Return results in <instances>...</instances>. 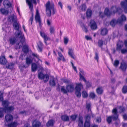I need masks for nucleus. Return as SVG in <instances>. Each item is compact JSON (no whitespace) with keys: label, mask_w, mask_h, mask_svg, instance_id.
<instances>
[{"label":"nucleus","mask_w":127,"mask_h":127,"mask_svg":"<svg viewBox=\"0 0 127 127\" xmlns=\"http://www.w3.org/2000/svg\"><path fill=\"white\" fill-rule=\"evenodd\" d=\"M9 41L10 44L13 45L15 43L17 40L15 38L13 37L10 38L9 39Z\"/></svg>","instance_id":"obj_27"},{"label":"nucleus","mask_w":127,"mask_h":127,"mask_svg":"<svg viewBox=\"0 0 127 127\" xmlns=\"http://www.w3.org/2000/svg\"><path fill=\"white\" fill-rule=\"evenodd\" d=\"M27 3L29 5V8L30 9L31 13L32 12V0H26Z\"/></svg>","instance_id":"obj_29"},{"label":"nucleus","mask_w":127,"mask_h":127,"mask_svg":"<svg viewBox=\"0 0 127 127\" xmlns=\"http://www.w3.org/2000/svg\"><path fill=\"white\" fill-rule=\"evenodd\" d=\"M29 48L28 45H24L23 47L22 51L25 54H27L29 52Z\"/></svg>","instance_id":"obj_13"},{"label":"nucleus","mask_w":127,"mask_h":127,"mask_svg":"<svg viewBox=\"0 0 127 127\" xmlns=\"http://www.w3.org/2000/svg\"><path fill=\"white\" fill-rule=\"evenodd\" d=\"M33 124L32 127H43L41 123L39 121L35 120L33 121Z\"/></svg>","instance_id":"obj_10"},{"label":"nucleus","mask_w":127,"mask_h":127,"mask_svg":"<svg viewBox=\"0 0 127 127\" xmlns=\"http://www.w3.org/2000/svg\"><path fill=\"white\" fill-rule=\"evenodd\" d=\"M5 126H7L8 127H15L17 125V123L16 122H12L8 125H6V123L4 124Z\"/></svg>","instance_id":"obj_23"},{"label":"nucleus","mask_w":127,"mask_h":127,"mask_svg":"<svg viewBox=\"0 0 127 127\" xmlns=\"http://www.w3.org/2000/svg\"><path fill=\"white\" fill-rule=\"evenodd\" d=\"M95 95L93 93H91L89 95L90 97L93 99L95 97Z\"/></svg>","instance_id":"obj_60"},{"label":"nucleus","mask_w":127,"mask_h":127,"mask_svg":"<svg viewBox=\"0 0 127 127\" xmlns=\"http://www.w3.org/2000/svg\"><path fill=\"white\" fill-rule=\"evenodd\" d=\"M77 115H73L71 116L72 120L73 121H75L76 119Z\"/></svg>","instance_id":"obj_62"},{"label":"nucleus","mask_w":127,"mask_h":127,"mask_svg":"<svg viewBox=\"0 0 127 127\" xmlns=\"http://www.w3.org/2000/svg\"><path fill=\"white\" fill-rule=\"evenodd\" d=\"M107 30L106 28H103L101 30V34L102 35H106L107 33Z\"/></svg>","instance_id":"obj_32"},{"label":"nucleus","mask_w":127,"mask_h":127,"mask_svg":"<svg viewBox=\"0 0 127 127\" xmlns=\"http://www.w3.org/2000/svg\"><path fill=\"white\" fill-rule=\"evenodd\" d=\"M117 23V21L115 19H114L111 21L110 24L113 27H114Z\"/></svg>","instance_id":"obj_43"},{"label":"nucleus","mask_w":127,"mask_h":127,"mask_svg":"<svg viewBox=\"0 0 127 127\" xmlns=\"http://www.w3.org/2000/svg\"><path fill=\"white\" fill-rule=\"evenodd\" d=\"M54 121L52 120H49L46 124V126L47 127L52 126L54 124Z\"/></svg>","instance_id":"obj_25"},{"label":"nucleus","mask_w":127,"mask_h":127,"mask_svg":"<svg viewBox=\"0 0 127 127\" xmlns=\"http://www.w3.org/2000/svg\"><path fill=\"white\" fill-rule=\"evenodd\" d=\"M7 63V61L4 56L0 57V64L3 65H5Z\"/></svg>","instance_id":"obj_9"},{"label":"nucleus","mask_w":127,"mask_h":127,"mask_svg":"<svg viewBox=\"0 0 127 127\" xmlns=\"http://www.w3.org/2000/svg\"><path fill=\"white\" fill-rule=\"evenodd\" d=\"M74 89V85L72 83H71L67 85L66 89L64 86H62L61 88V91L64 94H66L67 92H72Z\"/></svg>","instance_id":"obj_2"},{"label":"nucleus","mask_w":127,"mask_h":127,"mask_svg":"<svg viewBox=\"0 0 127 127\" xmlns=\"http://www.w3.org/2000/svg\"><path fill=\"white\" fill-rule=\"evenodd\" d=\"M96 92L99 95L102 94L103 92V90L102 87H98L96 90Z\"/></svg>","instance_id":"obj_24"},{"label":"nucleus","mask_w":127,"mask_h":127,"mask_svg":"<svg viewBox=\"0 0 127 127\" xmlns=\"http://www.w3.org/2000/svg\"><path fill=\"white\" fill-rule=\"evenodd\" d=\"M0 12L3 14L7 15L8 13V11L4 8H1L0 9Z\"/></svg>","instance_id":"obj_35"},{"label":"nucleus","mask_w":127,"mask_h":127,"mask_svg":"<svg viewBox=\"0 0 127 127\" xmlns=\"http://www.w3.org/2000/svg\"><path fill=\"white\" fill-rule=\"evenodd\" d=\"M14 64L12 63H8V65H6V67L8 69H12L14 68Z\"/></svg>","instance_id":"obj_20"},{"label":"nucleus","mask_w":127,"mask_h":127,"mask_svg":"<svg viewBox=\"0 0 127 127\" xmlns=\"http://www.w3.org/2000/svg\"><path fill=\"white\" fill-rule=\"evenodd\" d=\"M3 108H4L5 112H6V111L8 112L11 113L13 111L14 109V106H4V107Z\"/></svg>","instance_id":"obj_8"},{"label":"nucleus","mask_w":127,"mask_h":127,"mask_svg":"<svg viewBox=\"0 0 127 127\" xmlns=\"http://www.w3.org/2000/svg\"><path fill=\"white\" fill-rule=\"evenodd\" d=\"M103 41L102 40H99L98 41V44L99 47H102L103 44Z\"/></svg>","instance_id":"obj_46"},{"label":"nucleus","mask_w":127,"mask_h":127,"mask_svg":"<svg viewBox=\"0 0 127 127\" xmlns=\"http://www.w3.org/2000/svg\"><path fill=\"white\" fill-rule=\"evenodd\" d=\"M82 95L83 97L86 98L88 96L87 93L85 91H83L82 92Z\"/></svg>","instance_id":"obj_54"},{"label":"nucleus","mask_w":127,"mask_h":127,"mask_svg":"<svg viewBox=\"0 0 127 127\" xmlns=\"http://www.w3.org/2000/svg\"><path fill=\"white\" fill-rule=\"evenodd\" d=\"M82 88V85L81 83L77 84L75 88V94L78 97H80L81 96L80 91L81 88Z\"/></svg>","instance_id":"obj_3"},{"label":"nucleus","mask_w":127,"mask_h":127,"mask_svg":"<svg viewBox=\"0 0 127 127\" xmlns=\"http://www.w3.org/2000/svg\"><path fill=\"white\" fill-rule=\"evenodd\" d=\"M119 63V61L118 60H115L113 64L114 65L115 67H117Z\"/></svg>","instance_id":"obj_52"},{"label":"nucleus","mask_w":127,"mask_h":127,"mask_svg":"<svg viewBox=\"0 0 127 127\" xmlns=\"http://www.w3.org/2000/svg\"><path fill=\"white\" fill-rule=\"evenodd\" d=\"M32 57H33L34 58L38 59L39 58V56L37 54L35 53H32Z\"/></svg>","instance_id":"obj_56"},{"label":"nucleus","mask_w":127,"mask_h":127,"mask_svg":"<svg viewBox=\"0 0 127 127\" xmlns=\"http://www.w3.org/2000/svg\"><path fill=\"white\" fill-rule=\"evenodd\" d=\"M122 92L124 94H126L127 92V86L123 87L122 90Z\"/></svg>","instance_id":"obj_48"},{"label":"nucleus","mask_w":127,"mask_h":127,"mask_svg":"<svg viewBox=\"0 0 127 127\" xmlns=\"http://www.w3.org/2000/svg\"><path fill=\"white\" fill-rule=\"evenodd\" d=\"M13 117L10 114H7L5 117V120L6 122H11L13 120Z\"/></svg>","instance_id":"obj_7"},{"label":"nucleus","mask_w":127,"mask_h":127,"mask_svg":"<svg viewBox=\"0 0 127 127\" xmlns=\"http://www.w3.org/2000/svg\"><path fill=\"white\" fill-rule=\"evenodd\" d=\"M45 74H44L42 72H39L38 74V77L39 79H42L44 76Z\"/></svg>","instance_id":"obj_40"},{"label":"nucleus","mask_w":127,"mask_h":127,"mask_svg":"<svg viewBox=\"0 0 127 127\" xmlns=\"http://www.w3.org/2000/svg\"><path fill=\"white\" fill-rule=\"evenodd\" d=\"M104 13L108 17H110L111 14L112 13L111 12H110L109 11V9L107 8H106L105 9Z\"/></svg>","instance_id":"obj_26"},{"label":"nucleus","mask_w":127,"mask_h":127,"mask_svg":"<svg viewBox=\"0 0 127 127\" xmlns=\"http://www.w3.org/2000/svg\"><path fill=\"white\" fill-rule=\"evenodd\" d=\"M25 55H24V54L21 53L20 56V58L22 60H23L25 58Z\"/></svg>","instance_id":"obj_64"},{"label":"nucleus","mask_w":127,"mask_h":127,"mask_svg":"<svg viewBox=\"0 0 127 127\" xmlns=\"http://www.w3.org/2000/svg\"><path fill=\"white\" fill-rule=\"evenodd\" d=\"M86 16L87 18H90L92 14V11L90 9H88L86 13Z\"/></svg>","instance_id":"obj_37"},{"label":"nucleus","mask_w":127,"mask_h":127,"mask_svg":"<svg viewBox=\"0 0 127 127\" xmlns=\"http://www.w3.org/2000/svg\"><path fill=\"white\" fill-rule=\"evenodd\" d=\"M90 122H85L84 127H90Z\"/></svg>","instance_id":"obj_50"},{"label":"nucleus","mask_w":127,"mask_h":127,"mask_svg":"<svg viewBox=\"0 0 127 127\" xmlns=\"http://www.w3.org/2000/svg\"><path fill=\"white\" fill-rule=\"evenodd\" d=\"M23 44L22 43H21L20 42H17L14 46V48L15 50H17L20 49L22 46Z\"/></svg>","instance_id":"obj_19"},{"label":"nucleus","mask_w":127,"mask_h":127,"mask_svg":"<svg viewBox=\"0 0 127 127\" xmlns=\"http://www.w3.org/2000/svg\"><path fill=\"white\" fill-rule=\"evenodd\" d=\"M37 68V64L34 63H32V71H36Z\"/></svg>","instance_id":"obj_42"},{"label":"nucleus","mask_w":127,"mask_h":127,"mask_svg":"<svg viewBox=\"0 0 127 127\" xmlns=\"http://www.w3.org/2000/svg\"><path fill=\"white\" fill-rule=\"evenodd\" d=\"M113 115L112 116V119L114 121L118 120L119 122L120 119L118 118L119 115L118 114L117 109L116 108H113L112 111Z\"/></svg>","instance_id":"obj_5"},{"label":"nucleus","mask_w":127,"mask_h":127,"mask_svg":"<svg viewBox=\"0 0 127 127\" xmlns=\"http://www.w3.org/2000/svg\"><path fill=\"white\" fill-rule=\"evenodd\" d=\"M79 73L80 79H81L85 82H86V80L83 76L84 75V72L82 69H80Z\"/></svg>","instance_id":"obj_16"},{"label":"nucleus","mask_w":127,"mask_h":127,"mask_svg":"<svg viewBox=\"0 0 127 127\" xmlns=\"http://www.w3.org/2000/svg\"><path fill=\"white\" fill-rule=\"evenodd\" d=\"M3 4L5 6H7L8 7H10L11 6V4L7 0H5L3 2Z\"/></svg>","instance_id":"obj_33"},{"label":"nucleus","mask_w":127,"mask_h":127,"mask_svg":"<svg viewBox=\"0 0 127 127\" xmlns=\"http://www.w3.org/2000/svg\"><path fill=\"white\" fill-rule=\"evenodd\" d=\"M78 126L80 127H82L83 124V118L80 117L79 118Z\"/></svg>","instance_id":"obj_30"},{"label":"nucleus","mask_w":127,"mask_h":127,"mask_svg":"<svg viewBox=\"0 0 127 127\" xmlns=\"http://www.w3.org/2000/svg\"><path fill=\"white\" fill-rule=\"evenodd\" d=\"M112 116H109L107 118V121L109 124H110L112 121Z\"/></svg>","instance_id":"obj_51"},{"label":"nucleus","mask_w":127,"mask_h":127,"mask_svg":"<svg viewBox=\"0 0 127 127\" xmlns=\"http://www.w3.org/2000/svg\"><path fill=\"white\" fill-rule=\"evenodd\" d=\"M120 69L122 70V71H126L127 68V65L126 63L125 62H122L121 63V65L120 66Z\"/></svg>","instance_id":"obj_15"},{"label":"nucleus","mask_w":127,"mask_h":127,"mask_svg":"<svg viewBox=\"0 0 127 127\" xmlns=\"http://www.w3.org/2000/svg\"><path fill=\"white\" fill-rule=\"evenodd\" d=\"M16 17L14 15L9 16L8 18V21L9 22L12 23L14 22Z\"/></svg>","instance_id":"obj_22"},{"label":"nucleus","mask_w":127,"mask_h":127,"mask_svg":"<svg viewBox=\"0 0 127 127\" xmlns=\"http://www.w3.org/2000/svg\"><path fill=\"white\" fill-rule=\"evenodd\" d=\"M86 7L84 4H82L79 7V9L82 11H84L86 9Z\"/></svg>","instance_id":"obj_44"},{"label":"nucleus","mask_w":127,"mask_h":127,"mask_svg":"<svg viewBox=\"0 0 127 127\" xmlns=\"http://www.w3.org/2000/svg\"><path fill=\"white\" fill-rule=\"evenodd\" d=\"M90 26L91 29L94 30L97 28V26L96 23L94 20H92L90 24Z\"/></svg>","instance_id":"obj_11"},{"label":"nucleus","mask_w":127,"mask_h":127,"mask_svg":"<svg viewBox=\"0 0 127 127\" xmlns=\"http://www.w3.org/2000/svg\"><path fill=\"white\" fill-rule=\"evenodd\" d=\"M13 26L14 27V29L17 30H18L19 32L16 35V36L17 37H19L22 40L23 38V37L22 35V32L21 31L19 30V26L18 23L16 21H15L13 23Z\"/></svg>","instance_id":"obj_4"},{"label":"nucleus","mask_w":127,"mask_h":127,"mask_svg":"<svg viewBox=\"0 0 127 127\" xmlns=\"http://www.w3.org/2000/svg\"><path fill=\"white\" fill-rule=\"evenodd\" d=\"M95 58L97 60V62H98V59H99L98 54L97 52H96L95 53Z\"/></svg>","instance_id":"obj_63"},{"label":"nucleus","mask_w":127,"mask_h":127,"mask_svg":"<svg viewBox=\"0 0 127 127\" xmlns=\"http://www.w3.org/2000/svg\"><path fill=\"white\" fill-rule=\"evenodd\" d=\"M4 111V110L3 108H0V118H1L3 117Z\"/></svg>","instance_id":"obj_38"},{"label":"nucleus","mask_w":127,"mask_h":127,"mask_svg":"<svg viewBox=\"0 0 127 127\" xmlns=\"http://www.w3.org/2000/svg\"><path fill=\"white\" fill-rule=\"evenodd\" d=\"M123 47V45L119 44L118 43L117 44V47L116 48V50H120Z\"/></svg>","instance_id":"obj_55"},{"label":"nucleus","mask_w":127,"mask_h":127,"mask_svg":"<svg viewBox=\"0 0 127 127\" xmlns=\"http://www.w3.org/2000/svg\"><path fill=\"white\" fill-rule=\"evenodd\" d=\"M91 118L90 116L89 115H87L85 117V122H90V120Z\"/></svg>","instance_id":"obj_53"},{"label":"nucleus","mask_w":127,"mask_h":127,"mask_svg":"<svg viewBox=\"0 0 127 127\" xmlns=\"http://www.w3.org/2000/svg\"><path fill=\"white\" fill-rule=\"evenodd\" d=\"M123 21V20L121 18H119L117 21V23L119 24L120 25H122V24Z\"/></svg>","instance_id":"obj_59"},{"label":"nucleus","mask_w":127,"mask_h":127,"mask_svg":"<svg viewBox=\"0 0 127 127\" xmlns=\"http://www.w3.org/2000/svg\"><path fill=\"white\" fill-rule=\"evenodd\" d=\"M85 39L87 40H92V38L91 36H88V35H86L85 37Z\"/></svg>","instance_id":"obj_61"},{"label":"nucleus","mask_w":127,"mask_h":127,"mask_svg":"<svg viewBox=\"0 0 127 127\" xmlns=\"http://www.w3.org/2000/svg\"><path fill=\"white\" fill-rule=\"evenodd\" d=\"M37 50L38 51L40 52H41L43 49V44L42 42L40 41H39L37 43Z\"/></svg>","instance_id":"obj_17"},{"label":"nucleus","mask_w":127,"mask_h":127,"mask_svg":"<svg viewBox=\"0 0 127 127\" xmlns=\"http://www.w3.org/2000/svg\"><path fill=\"white\" fill-rule=\"evenodd\" d=\"M58 54L59 57L58 58V61H59L61 60H62L63 61H65L64 56L61 52H58Z\"/></svg>","instance_id":"obj_21"},{"label":"nucleus","mask_w":127,"mask_h":127,"mask_svg":"<svg viewBox=\"0 0 127 127\" xmlns=\"http://www.w3.org/2000/svg\"><path fill=\"white\" fill-rule=\"evenodd\" d=\"M121 6L123 9L124 12L126 13H127V3L125 1L121 2Z\"/></svg>","instance_id":"obj_12"},{"label":"nucleus","mask_w":127,"mask_h":127,"mask_svg":"<svg viewBox=\"0 0 127 127\" xmlns=\"http://www.w3.org/2000/svg\"><path fill=\"white\" fill-rule=\"evenodd\" d=\"M49 83L50 85L52 86H55L56 83L54 79H52L50 80Z\"/></svg>","instance_id":"obj_45"},{"label":"nucleus","mask_w":127,"mask_h":127,"mask_svg":"<svg viewBox=\"0 0 127 127\" xmlns=\"http://www.w3.org/2000/svg\"><path fill=\"white\" fill-rule=\"evenodd\" d=\"M73 50L71 49H68V54L70 56L71 58L74 59H75L74 56L73 54Z\"/></svg>","instance_id":"obj_28"},{"label":"nucleus","mask_w":127,"mask_h":127,"mask_svg":"<svg viewBox=\"0 0 127 127\" xmlns=\"http://www.w3.org/2000/svg\"><path fill=\"white\" fill-rule=\"evenodd\" d=\"M61 117L62 120L64 121H67L69 120V117L67 115H63L61 116Z\"/></svg>","instance_id":"obj_31"},{"label":"nucleus","mask_w":127,"mask_h":127,"mask_svg":"<svg viewBox=\"0 0 127 127\" xmlns=\"http://www.w3.org/2000/svg\"><path fill=\"white\" fill-rule=\"evenodd\" d=\"M49 30L50 33L51 34H54L55 31L54 27L52 26H50Z\"/></svg>","instance_id":"obj_41"},{"label":"nucleus","mask_w":127,"mask_h":127,"mask_svg":"<svg viewBox=\"0 0 127 127\" xmlns=\"http://www.w3.org/2000/svg\"><path fill=\"white\" fill-rule=\"evenodd\" d=\"M119 109H120L119 113H120L124 112L125 110V108L121 106H119Z\"/></svg>","instance_id":"obj_49"},{"label":"nucleus","mask_w":127,"mask_h":127,"mask_svg":"<svg viewBox=\"0 0 127 127\" xmlns=\"http://www.w3.org/2000/svg\"><path fill=\"white\" fill-rule=\"evenodd\" d=\"M49 78V76L47 74H45L42 79L44 81V82L46 83L48 80Z\"/></svg>","instance_id":"obj_39"},{"label":"nucleus","mask_w":127,"mask_h":127,"mask_svg":"<svg viewBox=\"0 0 127 127\" xmlns=\"http://www.w3.org/2000/svg\"><path fill=\"white\" fill-rule=\"evenodd\" d=\"M26 67H27L25 66V64H21L19 66V68L21 71H22L24 68H26Z\"/></svg>","instance_id":"obj_47"},{"label":"nucleus","mask_w":127,"mask_h":127,"mask_svg":"<svg viewBox=\"0 0 127 127\" xmlns=\"http://www.w3.org/2000/svg\"><path fill=\"white\" fill-rule=\"evenodd\" d=\"M120 9H121V8L120 7L117 8L116 6H114L111 7L110 10L112 13L114 14Z\"/></svg>","instance_id":"obj_18"},{"label":"nucleus","mask_w":127,"mask_h":127,"mask_svg":"<svg viewBox=\"0 0 127 127\" xmlns=\"http://www.w3.org/2000/svg\"><path fill=\"white\" fill-rule=\"evenodd\" d=\"M40 34L41 36L44 39L45 43L46 44V41L48 40H50V38L47 36V35L43 32H40Z\"/></svg>","instance_id":"obj_14"},{"label":"nucleus","mask_w":127,"mask_h":127,"mask_svg":"<svg viewBox=\"0 0 127 127\" xmlns=\"http://www.w3.org/2000/svg\"><path fill=\"white\" fill-rule=\"evenodd\" d=\"M32 63V60L31 58L27 57L26 59V63L27 65H29Z\"/></svg>","instance_id":"obj_36"},{"label":"nucleus","mask_w":127,"mask_h":127,"mask_svg":"<svg viewBox=\"0 0 127 127\" xmlns=\"http://www.w3.org/2000/svg\"><path fill=\"white\" fill-rule=\"evenodd\" d=\"M3 92H1V91H0V101L3 100Z\"/></svg>","instance_id":"obj_58"},{"label":"nucleus","mask_w":127,"mask_h":127,"mask_svg":"<svg viewBox=\"0 0 127 127\" xmlns=\"http://www.w3.org/2000/svg\"><path fill=\"white\" fill-rule=\"evenodd\" d=\"M2 101V105L4 107V106H8L9 104V102L7 100H5L3 101V100L2 101Z\"/></svg>","instance_id":"obj_34"},{"label":"nucleus","mask_w":127,"mask_h":127,"mask_svg":"<svg viewBox=\"0 0 127 127\" xmlns=\"http://www.w3.org/2000/svg\"><path fill=\"white\" fill-rule=\"evenodd\" d=\"M46 8V13L47 16L49 17L51 16L52 12L53 15L55 14L56 10L54 8V4L53 2L50 3V1H48L45 5Z\"/></svg>","instance_id":"obj_1"},{"label":"nucleus","mask_w":127,"mask_h":127,"mask_svg":"<svg viewBox=\"0 0 127 127\" xmlns=\"http://www.w3.org/2000/svg\"><path fill=\"white\" fill-rule=\"evenodd\" d=\"M35 21L37 23H38L40 27H41L42 24L41 18L40 16L39 11L38 9H37L36 11V14L35 17Z\"/></svg>","instance_id":"obj_6"},{"label":"nucleus","mask_w":127,"mask_h":127,"mask_svg":"<svg viewBox=\"0 0 127 127\" xmlns=\"http://www.w3.org/2000/svg\"><path fill=\"white\" fill-rule=\"evenodd\" d=\"M68 39L67 37H64V44H67L68 42Z\"/></svg>","instance_id":"obj_57"}]
</instances>
